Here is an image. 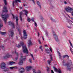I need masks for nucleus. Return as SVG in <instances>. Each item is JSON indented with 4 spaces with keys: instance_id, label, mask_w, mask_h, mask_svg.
<instances>
[{
    "instance_id": "f257e3e1",
    "label": "nucleus",
    "mask_w": 73,
    "mask_h": 73,
    "mask_svg": "<svg viewBox=\"0 0 73 73\" xmlns=\"http://www.w3.org/2000/svg\"><path fill=\"white\" fill-rule=\"evenodd\" d=\"M21 46H22L23 52L25 53H26V54H28V50L27 49V48L26 45H24V42H20V44H19L18 45H16V47L18 48H20Z\"/></svg>"
},
{
    "instance_id": "f03ea898",
    "label": "nucleus",
    "mask_w": 73,
    "mask_h": 73,
    "mask_svg": "<svg viewBox=\"0 0 73 73\" xmlns=\"http://www.w3.org/2000/svg\"><path fill=\"white\" fill-rule=\"evenodd\" d=\"M63 62V66H67L66 68L67 70H68L69 71H71V68L70 67V65L72 64V63L71 61H70V63H67L65 64V62L64 61Z\"/></svg>"
},
{
    "instance_id": "7ed1b4c3",
    "label": "nucleus",
    "mask_w": 73,
    "mask_h": 73,
    "mask_svg": "<svg viewBox=\"0 0 73 73\" xmlns=\"http://www.w3.org/2000/svg\"><path fill=\"white\" fill-rule=\"evenodd\" d=\"M20 57L21 59L20 58V60L19 63V65H22L23 64V61H25V59H26V57L23 56H21Z\"/></svg>"
},
{
    "instance_id": "20e7f679",
    "label": "nucleus",
    "mask_w": 73,
    "mask_h": 73,
    "mask_svg": "<svg viewBox=\"0 0 73 73\" xmlns=\"http://www.w3.org/2000/svg\"><path fill=\"white\" fill-rule=\"evenodd\" d=\"M65 9L67 12L71 13H72V15L73 16V9L69 7H68L67 8H66Z\"/></svg>"
},
{
    "instance_id": "39448f33",
    "label": "nucleus",
    "mask_w": 73,
    "mask_h": 73,
    "mask_svg": "<svg viewBox=\"0 0 73 73\" xmlns=\"http://www.w3.org/2000/svg\"><path fill=\"white\" fill-rule=\"evenodd\" d=\"M1 17L4 20L5 24H6L7 23V19L8 18V17H9L8 14L1 15Z\"/></svg>"
},
{
    "instance_id": "423d86ee",
    "label": "nucleus",
    "mask_w": 73,
    "mask_h": 73,
    "mask_svg": "<svg viewBox=\"0 0 73 73\" xmlns=\"http://www.w3.org/2000/svg\"><path fill=\"white\" fill-rule=\"evenodd\" d=\"M9 32L10 34L9 35V36L11 37H13V35H14V32L13 30L10 29L9 30Z\"/></svg>"
},
{
    "instance_id": "0eeeda50",
    "label": "nucleus",
    "mask_w": 73,
    "mask_h": 73,
    "mask_svg": "<svg viewBox=\"0 0 73 73\" xmlns=\"http://www.w3.org/2000/svg\"><path fill=\"white\" fill-rule=\"evenodd\" d=\"M1 68L4 69H6V64L4 62H2L1 64Z\"/></svg>"
},
{
    "instance_id": "6e6552de",
    "label": "nucleus",
    "mask_w": 73,
    "mask_h": 73,
    "mask_svg": "<svg viewBox=\"0 0 73 73\" xmlns=\"http://www.w3.org/2000/svg\"><path fill=\"white\" fill-rule=\"evenodd\" d=\"M55 41H56L57 42L58 41V36L56 35V34H54L53 35Z\"/></svg>"
},
{
    "instance_id": "1a4fd4ad",
    "label": "nucleus",
    "mask_w": 73,
    "mask_h": 73,
    "mask_svg": "<svg viewBox=\"0 0 73 73\" xmlns=\"http://www.w3.org/2000/svg\"><path fill=\"white\" fill-rule=\"evenodd\" d=\"M12 57V55H10L9 53H7L5 56L4 58L5 59H6V58H9V57Z\"/></svg>"
},
{
    "instance_id": "9d476101",
    "label": "nucleus",
    "mask_w": 73,
    "mask_h": 73,
    "mask_svg": "<svg viewBox=\"0 0 73 73\" xmlns=\"http://www.w3.org/2000/svg\"><path fill=\"white\" fill-rule=\"evenodd\" d=\"M8 24L9 25L12 26V28H15V25H14V23H13L11 21H9L8 22Z\"/></svg>"
},
{
    "instance_id": "9b49d317",
    "label": "nucleus",
    "mask_w": 73,
    "mask_h": 73,
    "mask_svg": "<svg viewBox=\"0 0 73 73\" xmlns=\"http://www.w3.org/2000/svg\"><path fill=\"white\" fill-rule=\"evenodd\" d=\"M53 68L54 69V70H55L56 72H57L59 73H61V71L60 70V69H59V70H58L55 67H53Z\"/></svg>"
},
{
    "instance_id": "f8f14e48",
    "label": "nucleus",
    "mask_w": 73,
    "mask_h": 73,
    "mask_svg": "<svg viewBox=\"0 0 73 73\" xmlns=\"http://www.w3.org/2000/svg\"><path fill=\"white\" fill-rule=\"evenodd\" d=\"M50 56V60H48V64L50 65V61H53V58H52V54H51Z\"/></svg>"
},
{
    "instance_id": "ddd939ff",
    "label": "nucleus",
    "mask_w": 73,
    "mask_h": 73,
    "mask_svg": "<svg viewBox=\"0 0 73 73\" xmlns=\"http://www.w3.org/2000/svg\"><path fill=\"white\" fill-rule=\"evenodd\" d=\"M23 13L22 12H21L20 13L19 17L21 21H22L23 20V19L22 18V15H23Z\"/></svg>"
},
{
    "instance_id": "4468645a",
    "label": "nucleus",
    "mask_w": 73,
    "mask_h": 73,
    "mask_svg": "<svg viewBox=\"0 0 73 73\" xmlns=\"http://www.w3.org/2000/svg\"><path fill=\"white\" fill-rule=\"evenodd\" d=\"M21 68L19 70H21L19 72L20 73H24L25 71V70L24 68Z\"/></svg>"
},
{
    "instance_id": "2eb2a0df",
    "label": "nucleus",
    "mask_w": 73,
    "mask_h": 73,
    "mask_svg": "<svg viewBox=\"0 0 73 73\" xmlns=\"http://www.w3.org/2000/svg\"><path fill=\"white\" fill-rule=\"evenodd\" d=\"M4 10L3 11V13L4 12H8V10H7V7L4 6L3 7Z\"/></svg>"
},
{
    "instance_id": "dca6fc26",
    "label": "nucleus",
    "mask_w": 73,
    "mask_h": 73,
    "mask_svg": "<svg viewBox=\"0 0 73 73\" xmlns=\"http://www.w3.org/2000/svg\"><path fill=\"white\" fill-rule=\"evenodd\" d=\"M28 42L29 43H28V46L29 47V46H31V45H32V42L31 41V39L29 40Z\"/></svg>"
},
{
    "instance_id": "f3484780",
    "label": "nucleus",
    "mask_w": 73,
    "mask_h": 73,
    "mask_svg": "<svg viewBox=\"0 0 73 73\" xmlns=\"http://www.w3.org/2000/svg\"><path fill=\"white\" fill-rule=\"evenodd\" d=\"M15 53L17 55V57H16L15 59L16 60H17L18 59V57L19 56V53L18 52H17L16 51V50H15Z\"/></svg>"
},
{
    "instance_id": "a211bd4d",
    "label": "nucleus",
    "mask_w": 73,
    "mask_h": 73,
    "mask_svg": "<svg viewBox=\"0 0 73 73\" xmlns=\"http://www.w3.org/2000/svg\"><path fill=\"white\" fill-rule=\"evenodd\" d=\"M32 68V67L31 66H28L26 67V70L27 71H29L30 70V69Z\"/></svg>"
},
{
    "instance_id": "6ab92c4d",
    "label": "nucleus",
    "mask_w": 73,
    "mask_h": 73,
    "mask_svg": "<svg viewBox=\"0 0 73 73\" xmlns=\"http://www.w3.org/2000/svg\"><path fill=\"white\" fill-rule=\"evenodd\" d=\"M17 1H18V0H15V2L14 1L13 2V7H15V4H16V3H17Z\"/></svg>"
},
{
    "instance_id": "aec40b11",
    "label": "nucleus",
    "mask_w": 73,
    "mask_h": 73,
    "mask_svg": "<svg viewBox=\"0 0 73 73\" xmlns=\"http://www.w3.org/2000/svg\"><path fill=\"white\" fill-rule=\"evenodd\" d=\"M3 27V25L2 23H1V21L0 20V31L1 30V27Z\"/></svg>"
},
{
    "instance_id": "412c9836",
    "label": "nucleus",
    "mask_w": 73,
    "mask_h": 73,
    "mask_svg": "<svg viewBox=\"0 0 73 73\" xmlns=\"http://www.w3.org/2000/svg\"><path fill=\"white\" fill-rule=\"evenodd\" d=\"M13 64H16V62H10L9 63V65H13Z\"/></svg>"
},
{
    "instance_id": "4be33fe9",
    "label": "nucleus",
    "mask_w": 73,
    "mask_h": 73,
    "mask_svg": "<svg viewBox=\"0 0 73 73\" xmlns=\"http://www.w3.org/2000/svg\"><path fill=\"white\" fill-rule=\"evenodd\" d=\"M25 13V15H26V16H27L28 15L27 14H28V11L27 10H25L24 11Z\"/></svg>"
},
{
    "instance_id": "5701e85b",
    "label": "nucleus",
    "mask_w": 73,
    "mask_h": 73,
    "mask_svg": "<svg viewBox=\"0 0 73 73\" xmlns=\"http://www.w3.org/2000/svg\"><path fill=\"white\" fill-rule=\"evenodd\" d=\"M16 28L17 29L20 28V25H18V23L17 25V23H16Z\"/></svg>"
},
{
    "instance_id": "b1692460",
    "label": "nucleus",
    "mask_w": 73,
    "mask_h": 73,
    "mask_svg": "<svg viewBox=\"0 0 73 73\" xmlns=\"http://www.w3.org/2000/svg\"><path fill=\"white\" fill-rule=\"evenodd\" d=\"M36 3L38 6H39V7H40V8H41V5L40 4V2H39V1H37L36 2Z\"/></svg>"
},
{
    "instance_id": "393cba45",
    "label": "nucleus",
    "mask_w": 73,
    "mask_h": 73,
    "mask_svg": "<svg viewBox=\"0 0 73 73\" xmlns=\"http://www.w3.org/2000/svg\"><path fill=\"white\" fill-rule=\"evenodd\" d=\"M68 23L70 25H73V24H73V22L71 20L69 21H68Z\"/></svg>"
},
{
    "instance_id": "a878e982",
    "label": "nucleus",
    "mask_w": 73,
    "mask_h": 73,
    "mask_svg": "<svg viewBox=\"0 0 73 73\" xmlns=\"http://www.w3.org/2000/svg\"><path fill=\"white\" fill-rule=\"evenodd\" d=\"M45 51L47 53H50V51H49V49H48L45 50Z\"/></svg>"
},
{
    "instance_id": "bb28decb",
    "label": "nucleus",
    "mask_w": 73,
    "mask_h": 73,
    "mask_svg": "<svg viewBox=\"0 0 73 73\" xmlns=\"http://www.w3.org/2000/svg\"><path fill=\"white\" fill-rule=\"evenodd\" d=\"M16 22L17 25L18 24V20H19V19H18V17H16Z\"/></svg>"
},
{
    "instance_id": "cd10ccee",
    "label": "nucleus",
    "mask_w": 73,
    "mask_h": 73,
    "mask_svg": "<svg viewBox=\"0 0 73 73\" xmlns=\"http://www.w3.org/2000/svg\"><path fill=\"white\" fill-rule=\"evenodd\" d=\"M0 33L2 35H5L6 34V32H1Z\"/></svg>"
},
{
    "instance_id": "c85d7f7f",
    "label": "nucleus",
    "mask_w": 73,
    "mask_h": 73,
    "mask_svg": "<svg viewBox=\"0 0 73 73\" xmlns=\"http://www.w3.org/2000/svg\"><path fill=\"white\" fill-rule=\"evenodd\" d=\"M67 57V58H69V56L67 55H64L63 56V58H65V57Z\"/></svg>"
},
{
    "instance_id": "c756f323",
    "label": "nucleus",
    "mask_w": 73,
    "mask_h": 73,
    "mask_svg": "<svg viewBox=\"0 0 73 73\" xmlns=\"http://www.w3.org/2000/svg\"><path fill=\"white\" fill-rule=\"evenodd\" d=\"M45 34L47 37H48V33L47 30L45 31Z\"/></svg>"
},
{
    "instance_id": "7c9ffc66",
    "label": "nucleus",
    "mask_w": 73,
    "mask_h": 73,
    "mask_svg": "<svg viewBox=\"0 0 73 73\" xmlns=\"http://www.w3.org/2000/svg\"><path fill=\"white\" fill-rule=\"evenodd\" d=\"M39 49H40L41 50L42 52H43L44 50H43V49H42V46H40L39 47Z\"/></svg>"
},
{
    "instance_id": "2f4dec72",
    "label": "nucleus",
    "mask_w": 73,
    "mask_h": 73,
    "mask_svg": "<svg viewBox=\"0 0 73 73\" xmlns=\"http://www.w3.org/2000/svg\"><path fill=\"white\" fill-rule=\"evenodd\" d=\"M28 36L27 35H24V39H26L27 38V36Z\"/></svg>"
},
{
    "instance_id": "473e14b6",
    "label": "nucleus",
    "mask_w": 73,
    "mask_h": 73,
    "mask_svg": "<svg viewBox=\"0 0 73 73\" xmlns=\"http://www.w3.org/2000/svg\"><path fill=\"white\" fill-rule=\"evenodd\" d=\"M70 50L71 51V52L72 54H73V49L72 48V47H70Z\"/></svg>"
},
{
    "instance_id": "72a5a7b5",
    "label": "nucleus",
    "mask_w": 73,
    "mask_h": 73,
    "mask_svg": "<svg viewBox=\"0 0 73 73\" xmlns=\"http://www.w3.org/2000/svg\"><path fill=\"white\" fill-rule=\"evenodd\" d=\"M23 35H27V33H26V31L25 30H24L23 31Z\"/></svg>"
},
{
    "instance_id": "f704fd0d",
    "label": "nucleus",
    "mask_w": 73,
    "mask_h": 73,
    "mask_svg": "<svg viewBox=\"0 0 73 73\" xmlns=\"http://www.w3.org/2000/svg\"><path fill=\"white\" fill-rule=\"evenodd\" d=\"M69 42L70 44V46H72V47L73 48V45H72V42H70V40H69Z\"/></svg>"
},
{
    "instance_id": "c9c22d12",
    "label": "nucleus",
    "mask_w": 73,
    "mask_h": 73,
    "mask_svg": "<svg viewBox=\"0 0 73 73\" xmlns=\"http://www.w3.org/2000/svg\"><path fill=\"white\" fill-rule=\"evenodd\" d=\"M47 71L48 72H49L50 71V69L48 67H47Z\"/></svg>"
},
{
    "instance_id": "e433bc0d",
    "label": "nucleus",
    "mask_w": 73,
    "mask_h": 73,
    "mask_svg": "<svg viewBox=\"0 0 73 73\" xmlns=\"http://www.w3.org/2000/svg\"><path fill=\"white\" fill-rule=\"evenodd\" d=\"M19 32V35H20L21 37V39H22V38H23V37H22V36H21V32Z\"/></svg>"
},
{
    "instance_id": "4c0bfd02",
    "label": "nucleus",
    "mask_w": 73,
    "mask_h": 73,
    "mask_svg": "<svg viewBox=\"0 0 73 73\" xmlns=\"http://www.w3.org/2000/svg\"><path fill=\"white\" fill-rule=\"evenodd\" d=\"M59 58L60 59H61V54H60V53L59 52Z\"/></svg>"
},
{
    "instance_id": "58836bf2",
    "label": "nucleus",
    "mask_w": 73,
    "mask_h": 73,
    "mask_svg": "<svg viewBox=\"0 0 73 73\" xmlns=\"http://www.w3.org/2000/svg\"><path fill=\"white\" fill-rule=\"evenodd\" d=\"M34 25H35L36 27H37V24L36 23L35 21L34 22Z\"/></svg>"
},
{
    "instance_id": "ea45409f",
    "label": "nucleus",
    "mask_w": 73,
    "mask_h": 73,
    "mask_svg": "<svg viewBox=\"0 0 73 73\" xmlns=\"http://www.w3.org/2000/svg\"><path fill=\"white\" fill-rule=\"evenodd\" d=\"M67 28H69V29H71V28H72V27L70 26L69 25H67Z\"/></svg>"
},
{
    "instance_id": "a19ab883",
    "label": "nucleus",
    "mask_w": 73,
    "mask_h": 73,
    "mask_svg": "<svg viewBox=\"0 0 73 73\" xmlns=\"http://www.w3.org/2000/svg\"><path fill=\"white\" fill-rule=\"evenodd\" d=\"M50 19L51 20H52V21H54H54H55V20L53 19V18L52 17H51L50 18Z\"/></svg>"
},
{
    "instance_id": "79ce46f5",
    "label": "nucleus",
    "mask_w": 73,
    "mask_h": 73,
    "mask_svg": "<svg viewBox=\"0 0 73 73\" xmlns=\"http://www.w3.org/2000/svg\"><path fill=\"white\" fill-rule=\"evenodd\" d=\"M1 48H2V49L4 50V46H1Z\"/></svg>"
},
{
    "instance_id": "37998d69",
    "label": "nucleus",
    "mask_w": 73,
    "mask_h": 73,
    "mask_svg": "<svg viewBox=\"0 0 73 73\" xmlns=\"http://www.w3.org/2000/svg\"><path fill=\"white\" fill-rule=\"evenodd\" d=\"M17 31L19 32L21 31V30L20 29V28L18 29Z\"/></svg>"
},
{
    "instance_id": "c03bdc74",
    "label": "nucleus",
    "mask_w": 73,
    "mask_h": 73,
    "mask_svg": "<svg viewBox=\"0 0 73 73\" xmlns=\"http://www.w3.org/2000/svg\"><path fill=\"white\" fill-rule=\"evenodd\" d=\"M35 20V19L34 18H33L31 19L32 21H33V22H35V20Z\"/></svg>"
},
{
    "instance_id": "a18cd8bd",
    "label": "nucleus",
    "mask_w": 73,
    "mask_h": 73,
    "mask_svg": "<svg viewBox=\"0 0 73 73\" xmlns=\"http://www.w3.org/2000/svg\"><path fill=\"white\" fill-rule=\"evenodd\" d=\"M29 61L30 62V63H32V59H30L29 60Z\"/></svg>"
},
{
    "instance_id": "49530a36",
    "label": "nucleus",
    "mask_w": 73,
    "mask_h": 73,
    "mask_svg": "<svg viewBox=\"0 0 73 73\" xmlns=\"http://www.w3.org/2000/svg\"><path fill=\"white\" fill-rule=\"evenodd\" d=\"M4 0V2L5 3V5H7V1H6V0Z\"/></svg>"
},
{
    "instance_id": "de8ad7c7",
    "label": "nucleus",
    "mask_w": 73,
    "mask_h": 73,
    "mask_svg": "<svg viewBox=\"0 0 73 73\" xmlns=\"http://www.w3.org/2000/svg\"><path fill=\"white\" fill-rule=\"evenodd\" d=\"M27 21H28V22H30V21H31V19L28 18L27 19Z\"/></svg>"
},
{
    "instance_id": "09e8293b",
    "label": "nucleus",
    "mask_w": 73,
    "mask_h": 73,
    "mask_svg": "<svg viewBox=\"0 0 73 73\" xmlns=\"http://www.w3.org/2000/svg\"><path fill=\"white\" fill-rule=\"evenodd\" d=\"M11 69H13L14 68H15V67H10Z\"/></svg>"
},
{
    "instance_id": "8fccbe9b",
    "label": "nucleus",
    "mask_w": 73,
    "mask_h": 73,
    "mask_svg": "<svg viewBox=\"0 0 73 73\" xmlns=\"http://www.w3.org/2000/svg\"><path fill=\"white\" fill-rule=\"evenodd\" d=\"M38 42L40 44H41V41H40V40H38Z\"/></svg>"
},
{
    "instance_id": "3c124183",
    "label": "nucleus",
    "mask_w": 73,
    "mask_h": 73,
    "mask_svg": "<svg viewBox=\"0 0 73 73\" xmlns=\"http://www.w3.org/2000/svg\"><path fill=\"white\" fill-rule=\"evenodd\" d=\"M66 31H64L63 32V34H64V35H65V34H66Z\"/></svg>"
},
{
    "instance_id": "603ef678",
    "label": "nucleus",
    "mask_w": 73,
    "mask_h": 73,
    "mask_svg": "<svg viewBox=\"0 0 73 73\" xmlns=\"http://www.w3.org/2000/svg\"><path fill=\"white\" fill-rule=\"evenodd\" d=\"M50 52H52V49L51 48V47L50 48Z\"/></svg>"
},
{
    "instance_id": "864d4df0",
    "label": "nucleus",
    "mask_w": 73,
    "mask_h": 73,
    "mask_svg": "<svg viewBox=\"0 0 73 73\" xmlns=\"http://www.w3.org/2000/svg\"><path fill=\"white\" fill-rule=\"evenodd\" d=\"M51 71L52 73H54V72H53V70H51Z\"/></svg>"
},
{
    "instance_id": "5fc2aeb1",
    "label": "nucleus",
    "mask_w": 73,
    "mask_h": 73,
    "mask_svg": "<svg viewBox=\"0 0 73 73\" xmlns=\"http://www.w3.org/2000/svg\"><path fill=\"white\" fill-rule=\"evenodd\" d=\"M64 4H67V3H66V2L65 1H64Z\"/></svg>"
},
{
    "instance_id": "6e6d98bb",
    "label": "nucleus",
    "mask_w": 73,
    "mask_h": 73,
    "mask_svg": "<svg viewBox=\"0 0 73 73\" xmlns=\"http://www.w3.org/2000/svg\"><path fill=\"white\" fill-rule=\"evenodd\" d=\"M19 8H20V9H23V7H20Z\"/></svg>"
},
{
    "instance_id": "4d7b16f0",
    "label": "nucleus",
    "mask_w": 73,
    "mask_h": 73,
    "mask_svg": "<svg viewBox=\"0 0 73 73\" xmlns=\"http://www.w3.org/2000/svg\"><path fill=\"white\" fill-rule=\"evenodd\" d=\"M12 53H13V54H14V53H15V52H14V51L12 50Z\"/></svg>"
},
{
    "instance_id": "13d9d810",
    "label": "nucleus",
    "mask_w": 73,
    "mask_h": 73,
    "mask_svg": "<svg viewBox=\"0 0 73 73\" xmlns=\"http://www.w3.org/2000/svg\"><path fill=\"white\" fill-rule=\"evenodd\" d=\"M41 20H43L44 19V18H43V17H42L41 18Z\"/></svg>"
},
{
    "instance_id": "bf43d9fd",
    "label": "nucleus",
    "mask_w": 73,
    "mask_h": 73,
    "mask_svg": "<svg viewBox=\"0 0 73 73\" xmlns=\"http://www.w3.org/2000/svg\"><path fill=\"white\" fill-rule=\"evenodd\" d=\"M14 68H15V69H17V66H14Z\"/></svg>"
},
{
    "instance_id": "052dcab7",
    "label": "nucleus",
    "mask_w": 73,
    "mask_h": 73,
    "mask_svg": "<svg viewBox=\"0 0 73 73\" xmlns=\"http://www.w3.org/2000/svg\"><path fill=\"white\" fill-rule=\"evenodd\" d=\"M52 32L53 33H54V31H53V30H52Z\"/></svg>"
},
{
    "instance_id": "680f3d73",
    "label": "nucleus",
    "mask_w": 73,
    "mask_h": 73,
    "mask_svg": "<svg viewBox=\"0 0 73 73\" xmlns=\"http://www.w3.org/2000/svg\"><path fill=\"white\" fill-rule=\"evenodd\" d=\"M18 1L19 2V3H21V1H20V0H18Z\"/></svg>"
},
{
    "instance_id": "e2e57ef3",
    "label": "nucleus",
    "mask_w": 73,
    "mask_h": 73,
    "mask_svg": "<svg viewBox=\"0 0 73 73\" xmlns=\"http://www.w3.org/2000/svg\"><path fill=\"white\" fill-rule=\"evenodd\" d=\"M12 16L13 17V19H15V16H14V15H13V14H12Z\"/></svg>"
},
{
    "instance_id": "0e129e2a",
    "label": "nucleus",
    "mask_w": 73,
    "mask_h": 73,
    "mask_svg": "<svg viewBox=\"0 0 73 73\" xmlns=\"http://www.w3.org/2000/svg\"><path fill=\"white\" fill-rule=\"evenodd\" d=\"M67 16H68V17H69L70 19H71V18L70 16H69V15H67Z\"/></svg>"
},
{
    "instance_id": "69168bd1",
    "label": "nucleus",
    "mask_w": 73,
    "mask_h": 73,
    "mask_svg": "<svg viewBox=\"0 0 73 73\" xmlns=\"http://www.w3.org/2000/svg\"><path fill=\"white\" fill-rule=\"evenodd\" d=\"M23 5L24 7H25V6H26V5H26V4H23Z\"/></svg>"
},
{
    "instance_id": "338daca9",
    "label": "nucleus",
    "mask_w": 73,
    "mask_h": 73,
    "mask_svg": "<svg viewBox=\"0 0 73 73\" xmlns=\"http://www.w3.org/2000/svg\"><path fill=\"white\" fill-rule=\"evenodd\" d=\"M31 56H32V57H33V54H31Z\"/></svg>"
},
{
    "instance_id": "774afa93",
    "label": "nucleus",
    "mask_w": 73,
    "mask_h": 73,
    "mask_svg": "<svg viewBox=\"0 0 73 73\" xmlns=\"http://www.w3.org/2000/svg\"><path fill=\"white\" fill-rule=\"evenodd\" d=\"M38 36H40V35L39 34V33H38Z\"/></svg>"
}]
</instances>
